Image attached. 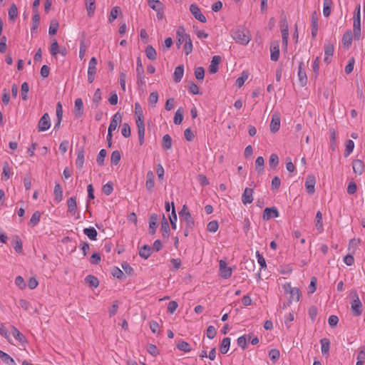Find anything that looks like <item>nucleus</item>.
<instances>
[{
    "instance_id": "nucleus-30",
    "label": "nucleus",
    "mask_w": 365,
    "mask_h": 365,
    "mask_svg": "<svg viewBox=\"0 0 365 365\" xmlns=\"http://www.w3.org/2000/svg\"><path fill=\"white\" fill-rule=\"evenodd\" d=\"M152 253V248L149 245H144L139 250V255L146 259H148Z\"/></svg>"
},
{
    "instance_id": "nucleus-49",
    "label": "nucleus",
    "mask_w": 365,
    "mask_h": 365,
    "mask_svg": "<svg viewBox=\"0 0 365 365\" xmlns=\"http://www.w3.org/2000/svg\"><path fill=\"white\" fill-rule=\"evenodd\" d=\"M9 18L10 20H14L18 16V9L15 4H12L8 12Z\"/></svg>"
},
{
    "instance_id": "nucleus-14",
    "label": "nucleus",
    "mask_w": 365,
    "mask_h": 365,
    "mask_svg": "<svg viewBox=\"0 0 365 365\" xmlns=\"http://www.w3.org/2000/svg\"><path fill=\"white\" fill-rule=\"evenodd\" d=\"M137 76H138V83L144 84L145 83V76H144V69L142 65V62L140 58L137 60Z\"/></svg>"
},
{
    "instance_id": "nucleus-64",
    "label": "nucleus",
    "mask_w": 365,
    "mask_h": 365,
    "mask_svg": "<svg viewBox=\"0 0 365 365\" xmlns=\"http://www.w3.org/2000/svg\"><path fill=\"white\" fill-rule=\"evenodd\" d=\"M279 351L277 349H271L269 352V357L273 362L279 359Z\"/></svg>"
},
{
    "instance_id": "nucleus-25",
    "label": "nucleus",
    "mask_w": 365,
    "mask_h": 365,
    "mask_svg": "<svg viewBox=\"0 0 365 365\" xmlns=\"http://www.w3.org/2000/svg\"><path fill=\"white\" fill-rule=\"evenodd\" d=\"M54 200L56 202H60L63 200V189L60 184L56 183L53 190Z\"/></svg>"
},
{
    "instance_id": "nucleus-41",
    "label": "nucleus",
    "mask_w": 365,
    "mask_h": 365,
    "mask_svg": "<svg viewBox=\"0 0 365 365\" xmlns=\"http://www.w3.org/2000/svg\"><path fill=\"white\" fill-rule=\"evenodd\" d=\"M290 294V300L298 302L300 299L301 292L299 288L293 287L291 292H289Z\"/></svg>"
},
{
    "instance_id": "nucleus-52",
    "label": "nucleus",
    "mask_w": 365,
    "mask_h": 365,
    "mask_svg": "<svg viewBox=\"0 0 365 365\" xmlns=\"http://www.w3.org/2000/svg\"><path fill=\"white\" fill-rule=\"evenodd\" d=\"M39 21H40V16L38 13V11H36V13H34V14L33 15V17H32V28H31V31H34L37 29L38 26V24H39Z\"/></svg>"
},
{
    "instance_id": "nucleus-2",
    "label": "nucleus",
    "mask_w": 365,
    "mask_h": 365,
    "mask_svg": "<svg viewBox=\"0 0 365 365\" xmlns=\"http://www.w3.org/2000/svg\"><path fill=\"white\" fill-rule=\"evenodd\" d=\"M179 216L181 222L185 225V235L187 236L189 230H192L194 227L195 221L186 205L182 206V210L179 212Z\"/></svg>"
},
{
    "instance_id": "nucleus-19",
    "label": "nucleus",
    "mask_w": 365,
    "mask_h": 365,
    "mask_svg": "<svg viewBox=\"0 0 365 365\" xmlns=\"http://www.w3.org/2000/svg\"><path fill=\"white\" fill-rule=\"evenodd\" d=\"M280 128V118L277 115H273L270 123V130L272 133H276Z\"/></svg>"
},
{
    "instance_id": "nucleus-3",
    "label": "nucleus",
    "mask_w": 365,
    "mask_h": 365,
    "mask_svg": "<svg viewBox=\"0 0 365 365\" xmlns=\"http://www.w3.org/2000/svg\"><path fill=\"white\" fill-rule=\"evenodd\" d=\"M361 6L360 4L357 5L355 9V14L354 16V22H353V32L354 35V38L356 40L360 39L361 37Z\"/></svg>"
},
{
    "instance_id": "nucleus-35",
    "label": "nucleus",
    "mask_w": 365,
    "mask_h": 365,
    "mask_svg": "<svg viewBox=\"0 0 365 365\" xmlns=\"http://www.w3.org/2000/svg\"><path fill=\"white\" fill-rule=\"evenodd\" d=\"M85 282H86V284H88L89 286H91V287H93V288H96L99 285V281H98V278L96 277L95 276L91 275V274L88 275L85 278Z\"/></svg>"
},
{
    "instance_id": "nucleus-55",
    "label": "nucleus",
    "mask_w": 365,
    "mask_h": 365,
    "mask_svg": "<svg viewBox=\"0 0 365 365\" xmlns=\"http://www.w3.org/2000/svg\"><path fill=\"white\" fill-rule=\"evenodd\" d=\"M195 76L199 81H202L205 77V70L202 67H197L195 70Z\"/></svg>"
},
{
    "instance_id": "nucleus-59",
    "label": "nucleus",
    "mask_w": 365,
    "mask_h": 365,
    "mask_svg": "<svg viewBox=\"0 0 365 365\" xmlns=\"http://www.w3.org/2000/svg\"><path fill=\"white\" fill-rule=\"evenodd\" d=\"M248 78V75L245 73H242V76L238 77L237 79H236V81H235V85L238 87V88H241L245 81Z\"/></svg>"
},
{
    "instance_id": "nucleus-23",
    "label": "nucleus",
    "mask_w": 365,
    "mask_h": 365,
    "mask_svg": "<svg viewBox=\"0 0 365 365\" xmlns=\"http://www.w3.org/2000/svg\"><path fill=\"white\" fill-rule=\"evenodd\" d=\"M364 163L361 160H355L353 161L352 168L356 174L361 175L364 171Z\"/></svg>"
},
{
    "instance_id": "nucleus-21",
    "label": "nucleus",
    "mask_w": 365,
    "mask_h": 365,
    "mask_svg": "<svg viewBox=\"0 0 365 365\" xmlns=\"http://www.w3.org/2000/svg\"><path fill=\"white\" fill-rule=\"evenodd\" d=\"M312 38H316L318 33V18L317 16L316 12H314L312 15Z\"/></svg>"
},
{
    "instance_id": "nucleus-62",
    "label": "nucleus",
    "mask_w": 365,
    "mask_h": 365,
    "mask_svg": "<svg viewBox=\"0 0 365 365\" xmlns=\"http://www.w3.org/2000/svg\"><path fill=\"white\" fill-rule=\"evenodd\" d=\"M121 133L125 138H128L130 136V128L128 123H124L122 125Z\"/></svg>"
},
{
    "instance_id": "nucleus-31",
    "label": "nucleus",
    "mask_w": 365,
    "mask_h": 365,
    "mask_svg": "<svg viewBox=\"0 0 365 365\" xmlns=\"http://www.w3.org/2000/svg\"><path fill=\"white\" fill-rule=\"evenodd\" d=\"M173 145V140L170 135H163L162 140V147L165 150H170Z\"/></svg>"
},
{
    "instance_id": "nucleus-9",
    "label": "nucleus",
    "mask_w": 365,
    "mask_h": 365,
    "mask_svg": "<svg viewBox=\"0 0 365 365\" xmlns=\"http://www.w3.org/2000/svg\"><path fill=\"white\" fill-rule=\"evenodd\" d=\"M334 46L331 42H326L324 44V61L330 63L334 55Z\"/></svg>"
},
{
    "instance_id": "nucleus-53",
    "label": "nucleus",
    "mask_w": 365,
    "mask_h": 365,
    "mask_svg": "<svg viewBox=\"0 0 365 365\" xmlns=\"http://www.w3.org/2000/svg\"><path fill=\"white\" fill-rule=\"evenodd\" d=\"M269 166L272 168H277V166L279 164V158H278V155L277 154L272 153L270 155L269 160Z\"/></svg>"
},
{
    "instance_id": "nucleus-42",
    "label": "nucleus",
    "mask_w": 365,
    "mask_h": 365,
    "mask_svg": "<svg viewBox=\"0 0 365 365\" xmlns=\"http://www.w3.org/2000/svg\"><path fill=\"white\" fill-rule=\"evenodd\" d=\"M182 120H183V110H182V108H179L175 113L174 123L175 125H180L182 123Z\"/></svg>"
},
{
    "instance_id": "nucleus-61",
    "label": "nucleus",
    "mask_w": 365,
    "mask_h": 365,
    "mask_svg": "<svg viewBox=\"0 0 365 365\" xmlns=\"http://www.w3.org/2000/svg\"><path fill=\"white\" fill-rule=\"evenodd\" d=\"M279 57V46H274L271 49V60L277 61Z\"/></svg>"
},
{
    "instance_id": "nucleus-43",
    "label": "nucleus",
    "mask_w": 365,
    "mask_h": 365,
    "mask_svg": "<svg viewBox=\"0 0 365 365\" xmlns=\"http://www.w3.org/2000/svg\"><path fill=\"white\" fill-rule=\"evenodd\" d=\"M354 148V143L352 140H348L346 142V148L344 151V157H348Z\"/></svg>"
},
{
    "instance_id": "nucleus-13",
    "label": "nucleus",
    "mask_w": 365,
    "mask_h": 365,
    "mask_svg": "<svg viewBox=\"0 0 365 365\" xmlns=\"http://www.w3.org/2000/svg\"><path fill=\"white\" fill-rule=\"evenodd\" d=\"M254 191L252 188L246 187L242 195V202L244 205L250 204L253 201Z\"/></svg>"
},
{
    "instance_id": "nucleus-57",
    "label": "nucleus",
    "mask_w": 365,
    "mask_h": 365,
    "mask_svg": "<svg viewBox=\"0 0 365 365\" xmlns=\"http://www.w3.org/2000/svg\"><path fill=\"white\" fill-rule=\"evenodd\" d=\"M2 175L5 180L9 179L11 176V168L7 163H5L3 165Z\"/></svg>"
},
{
    "instance_id": "nucleus-8",
    "label": "nucleus",
    "mask_w": 365,
    "mask_h": 365,
    "mask_svg": "<svg viewBox=\"0 0 365 365\" xmlns=\"http://www.w3.org/2000/svg\"><path fill=\"white\" fill-rule=\"evenodd\" d=\"M190 11L194 16V17L202 23L207 21L206 17L202 14L199 7L192 4L190 6Z\"/></svg>"
},
{
    "instance_id": "nucleus-51",
    "label": "nucleus",
    "mask_w": 365,
    "mask_h": 365,
    "mask_svg": "<svg viewBox=\"0 0 365 365\" xmlns=\"http://www.w3.org/2000/svg\"><path fill=\"white\" fill-rule=\"evenodd\" d=\"M120 153L118 150H114L113 151L111 156H110V162L113 165H118V163L120 160Z\"/></svg>"
},
{
    "instance_id": "nucleus-48",
    "label": "nucleus",
    "mask_w": 365,
    "mask_h": 365,
    "mask_svg": "<svg viewBox=\"0 0 365 365\" xmlns=\"http://www.w3.org/2000/svg\"><path fill=\"white\" fill-rule=\"evenodd\" d=\"M161 229L163 232V236L166 235V237H168L169 232H170V227H169L168 222L165 216H163V220L161 222Z\"/></svg>"
},
{
    "instance_id": "nucleus-15",
    "label": "nucleus",
    "mask_w": 365,
    "mask_h": 365,
    "mask_svg": "<svg viewBox=\"0 0 365 365\" xmlns=\"http://www.w3.org/2000/svg\"><path fill=\"white\" fill-rule=\"evenodd\" d=\"M304 63L300 62L299 64V70H298V78L300 82V84L302 86H304L307 83V76L305 70L303 68Z\"/></svg>"
},
{
    "instance_id": "nucleus-36",
    "label": "nucleus",
    "mask_w": 365,
    "mask_h": 365,
    "mask_svg": "<svg viewBox=\"0 0 365 365\" xmlns=\"http://www.w3.org/2000/svg\"><path fill=\"white\" fill-rule=\"evenodd\" d=\"M98 61L96 58L92 57L88 63V73L96 74Z\"/></svg>"
},
{
    "instance_id": "nucleus-45",
    "label": "nucleus",
    "mask_w": 365,
    "mask_h": 365,
    "mask_svg": "<svg viewBox=\"0 0 365 365\" xmlns=\"http://www.w3.org/2000/svg\"><path fill=\"white\" fill-rule=\"evenodd\" d=\"M172 214L170 216V224H171V226H172V228L173 230H176L177 228V215L175 213V206H174V203L172 202Z\"/></svg>"
},
{
    "instance_id": "nucleus-46",
    "label": "nucleus",
    "mask_w": 365,
    "mask_h": 365,
    "mask_svg": "<svg viewBox=\"0 0 365 365\" xmlns=\"http://www.w3.org/2000/svg\"><path fill=\"white\" fill-rule=\"evenodd\" d=\"M59 50L60 48L58 43L56 40H54L50 46V53L51 56L56 58L57 55L58 54Z\"/></svg>"
},
{
    "instance_id": "nucleus-6",
    "label": "nucleus",
    "mask_w": 365,
    "mask_h": 365,
    "mask_svg": "<svg viewBox=\"0 0 365 365\" xmlns=\"http://www.w3.org/2000/svg\"><path fill=\"white\" fill-rule=\"evenodd\" d=\"M351 309L355 316H359L362 313V304L356 294L355 298L351 302Z\"/></svg>"
},
{
    "instance_id": "nucleus-7",
    "label": "nucleus",
    "mask_w": 365,
    "mask_h": 365,
    "mask_svg": "<svg viewBox=\"0 0 365 365\" xmlns=\"http://www.w3.org/2000/svg\"><path fill=\"white\" fill-rule=\"evenodd\" d=\"M51 126V120L50 117L47 113H44L43 116L41 118L38 124V128L39 131H46L48 130Z\"/></svg>"
},
{
    "instance_id": "nucleus-33",
    "label": "nucleus",
    "mask_w": 365,
    "mask_h": 365,
    "mask_svg": "<svg viewBox=\"0 0 365 365\" xmlns=\"http://www.w3.org/2000/svg\"><path fill=\"white\" fill-rule=\"evenodd\" d=\"M95 3L96 0H86V10L88 16L90 17L93 16L94 11L96 10Z\"/></svg>"
},
{
    "instance_id": "nucleus-1",
    "label": "nucleus",
    "mask_w": 365,
    "mask_h": 365,
    "mask_svg": "<svg viewBox=\"0 0 365 365\" xmlns=\"http://www.w3.org/2000/svg\"><path fill=\"white\" fill-rule=\"evenodd\" d=\"M231 36L236 43L247 45L251 40L249 31L244 28H237L231 31Z\"/></svg>"
},
{
    "instance_id": "nucleus-4",
    "label": "nucleus",
    "mask_w": 365,
    "mask_h": 365,
    "mask_svg": "<svg viewBox=\"0 0 365 365\" xmlns=\"http://www.w3.org/2000/svg\"><path fill=\"white\" fill-rule=\"evenodd\" d=\"M220 275L223 279H229L232 274V269L227 265V262L224 259L219 261Z\"/></svg>"
},
{
    "instance_id": "nucleus-34",
    "label": "nucleus",
    "mask_w": 365,
    "mask_h": 365,
    "mask_svg": "<svg viewBox=\"0 0 365 365\" xmlns=\"http://www.w3.org/2000/svg\"><path fill=\"white\" fill-rule=\"evenodd\" d=\"M331 0H324L323 3V14L325 17H329L331 11Z\"/></svg>"
},
{
    "instance_id": "nucleus-58",
    "label": "nucleus",
    "mask_w": 365,
    "mask_h": 365,
    "mask_svg": "<svg viewBox=\"0 0 365 365\" xmlns=\"http://www.w3.org/2000/svg\"><path fill=\"white\" fill-rule=\"evenodd\" d=\"M29 91V86L26 82H24L21 85V98L24 101L27 100V94Z\"/></svg>"
},
{
    "instance_id": "nucleus-47",
    "label": "nucleus",
    "mask_w": 365,
    "mask_h": 365,
    "mask_svg": "<svg viewBox=\"0 0 365 365\" xmlns=\"http://www.w3.org/2000/svg\"><path fill=\"white\" fill-rule=\"evenodd\" d=\"M264 160L263 157L259 156L255 160V166L256 170L259 173H262L264 171Z\"/></svg>"
},
{
    "instance_id": "nucleus-26",
    "label": "nucleus",
    "mask_w": 365,
    "mask_h": 365,
    "mask_svg": "<svg viewBox=\"0 0 365 365\" xmlns=\"http://www.w3.org/2000/svg\"><path fill=\"white\" fill-rule=\"evenodd\" d=\"M83 103L81 98H77L75 101L74 113L76 116L80 117L83 115Z\"/></svg>"
},
{
    "instance_id": "nucleus-11",
    "label": "nucleus",
    "mask_w": 365,
    "mask_h": 365,
    "mask_svg": "<svg viewBox=\"0 0 365 365\" xmlns=\"http://www.w3.org/2000/svg\"><path fill=\"white\" fill-rule=\"evenodd\" d=\"M277 217H279V212L274 207H266L263 212L262 217L264 220H269L271 218H276Z\"/></svg>"
},
{
    "instance_id": "nucleus-12",
    "label": "nucleus",
    "mask_w": 365,
    "mask_h": 365,
    "mask_svg": "<svg viewBox=\"0 0 365 365\" xmlns=\"http://www.w3.org/2000/svg\"><path fill=\"white\" fill-rule=\"evenodd\" d=\"M316 179L313 175H307L305 181V187L309 194H313L315 191Z\"/></svg>"
},
{
    "instance_id": "nucleus-17",
    "label": "nucleus",
    "mask_w": 365,
    "mask_h": 365,
    "mask_svg": "<svg viewBox=\"0 0 365 365\" xmlns=\"http://www.w3.org/2000/svg\"><path fill=\"white\" fill-rule=\"evenodd\" d=\"M221 61V58L219 56H215L212 57L210 64L209 66V72L212 74H215L218 71V66Z\"/></svg>"
},
{
    "instance_id": "nucleus-20",
    "label": "nucleus",
    "mask_w": 365,
    "mask_h": 365,
    "mask_svg": "<svg viewBox=\"0 0 365 365\" xmlns=\"http://www.w3.org/2000/svg\"><path fill=\"white\" fill-rule=\"evenodd\" d=\"M145 186L148 191H152L155 186L154 174L152 171L148 172L146 175Z\"/></svg>"
},
{
    "instance_id": "nucleus-18",
    "label": "nucleus",
    "mask_w": 365,
    "mask_h": 365,
    "mask_svg": "<svg viewBox=\"0 0 365 365\" xmlns=\"http://www.w3.org/2000/svg\"><path fill=\"white\" fill-rule=\"evenodd\" d=\"M158 227V215L156 214H152L149 220V229L150 233L153 235L156 232Z\"/></svg>"
},
{
    "instance_id": "nucleus-60",
    "label": "nucleus",
    "mask_w": 365,
    "mask_h": 365,
    "mask_svg": "<svg viewBox=\"0 0 365 365\" xmlns=\"http://www.w3.org/2000/svg\"><path fill=\"white\" fill-rule=\"evenodd\" d=\"M106 156V150L105 149H102L100 150L96 161L99 165H103L104 164L105 158Z\"/></svg>"
},
{
    "instance_id": "nucleus-5",
    "label": "nucleus",
    "mask_w": 365,
    "mask_h": 365,
    "mask_svg": "<svg viewBox=\"0 0 365 365\" xmlns=\"http://www.w3.org/2000/svg\"><path fill=\"white\" fill-rule=\"evenodd\" d=\"M176 38H177V46L180 48V45L183 43H185L186 41L190 38V35L187 34L185 31V29L180 26L176 31Z\"/></svg>"
},
{
    "instance_id": "nucleus-27",
    "label": "nucleus",
    "mask_w": 365,
    "mask_h": 365,
    "mask_svg": "<svg viewBox=\"0 0 365 365\" xmlns=\"http://www.w3.org/2000/svg\"><path fill=\"white\" fill-rule=\"evenodd\" d=\"M11 329V337L19 341V342H23L24 341V335L14 327L10 326Z\"/></svg>"
},
{
    "instance_id": "nucleus-29",
    "label": "nucleus",
    "mask_w": 365,
    "mask_h": 365,
    "mask_svg": "<svg viewBox=\"0 0 365 365\" xmlns=\"http://www.w3.org/2000/svg\"><path fill=\"white\" fill-rule=\"evenodd\" d=\"M150 7L160 14L162 11L163 5L159 0H148Z\"/></svg>"
},
{
    "instance_id": "nucleus-50",
    "label": "nucleus",
    "mask_w": 365,
    "mask_h": 365,
    "mask_svg": "<svg viewBox=\"0 0 365 365\" xmlns=\"http://www.w3.org/2000/svg\"><path fill=\"white\" fill-rule=\"evenodd\" d=\"M158 101V93L157 91L152 92L148 98V103L153 107H155Z\"/></svg>"
},
{
    "instance_id": "nucleus-63",
    "label": "nucleus",
    "mask_w": 365,
    "mask_h": 365,
    "mask_svg": "<svg viewBox=\"0 0 365 365\" xmlns=\"http://www.w3.org/2000/svg\"><path fill=\"white\" fill-rule=\"evenodd\" d=\"M219 225L216 220L210 221L207 226V229L210 232H215L218 230Z\"/></svg>"
},
{
    "instance_id": "nucleus-22",
    "label": "nucleus",
    "mask_w": 365,
    "mask_h": 365,
    "mask_svg": "<svg viewBox=\"0 0 365 365\" xmlns=\"http://www.w3.org/2000/svg\"><path fill=\"white\" fill-rule=\"evenodd\" d=\"M68 212L71 215H75L77 210L76 198V197H71L67 200Z\"/></svg>"
},
{
    "instance_id": "nucleus-40",
    "label": "nucleus",
    "mask_w": 365,
    "mask_h": 365,
    "mask_svg": "<svg viewBox=\"0 0 365 365\" xmlns=\"http://www.w3.org/2000/svg\"><path fill=\"white\" fill-rule=\"evenodd\" d=\"M145 55L150 60H155L157 57V53L155 49L152 46H148L145 49Z\"/></svg>"
},
{
    "instance_id": "nucleus-54",
    "label": "nucleus",
    "mask_w": 365,
    "mask_h": 365,
    "mask_svg": "<svg viewBox=\"0 0 365 365\" xmlns=\"http://www.w3.org/2000/svg\"><path fill=\"white\" fill-rule=\"evenodd\" d=\"M120 12V8L118 6H114L110 13L108 16V22H113L118 16V13Z\"/></svg>"
},
{
    "instance_id": "nucleus-24",
    "label": "nucleus",
    "mask_w": 365,
    "mask_h": 365,
    "mask_svg": "<svg viewBox=\"0 0 365 365\" xmlns=\"http://www.w3.org/2000/svg\"><path fill=\"white\" fill-rule=\"evenodd\" d=\"M184 74V67L182 65L178 66L175 68L174 73H173V80L176 83H179Z\"/></svg>"
},
{
    "instance_id": "nucleus-39",
    "label": "nucleus",
    "mask_w": 365,
    "mask_h": 365,
    "mask_svg": "<svg viewBox=\"0 0 365 365\" xmlns=\"http://www.w3.org/2000/svg\"><path fill=\"white\" fill-rule=\"evenodd\" d=\"M0 334L4 336L8 341L12 340L10 327L7 329L3 324H0Z\"/></svg>"
},
{
    "instance_id": "nucleus-38",
    "label": "nucleus",
    "mask_w": 365,
    "mask_h": 365,
    "mask_svg": "<svg viewBox=\"0 0 365 365\" xmlns=\"http://www.w3.org/2000/svg\"><path fill=\"white\" fill-rule=\"evenodd\" d=\"M41 219V213L39 211H36L33 213L30 221L29 222V226L34 227L38 224Z\"/></svg>"
},
{
    "instance_id": "nucleus-37",
    "label": "nucleus",
    "mask_w": 365,
    "mask_h": 365,
    "mask_svg": "<svg viewBox=\"0 0 365 365\" xmlns=\"http://www.w3.org/2000/svg\"><path fill=\"white\" fill-rule=\"evenodd\" d=\"M315 226L319 232L323 231V222H322V214L320 211H318L316 214L315 218Z\"/></svg>"
},
{
    "instance_id": "nucleus-28",
    "label": "nucleus",
    "mask_w": 365,
    "mask_h": 365,
    "mask_svg": "<svg viewBox=\"0 0 365 365\" xmlns=\"http://www.w3.org/2000/svg\"><path fill=\"white\" fill-rule=\"evenodd\" d=\"M0 359L6 365H16L15 361L8 354L0 350Z\"/></svg>"
},
{
    "instance_id": "nucleus-56",
    "label": "nucleus",
    "mask_w": 365,
    "mask_h": 365,
    "mask_svg": "<svg viewBox=\"0 0 365 365\" xmlns=\"http://www.w3.org/2000/svg\"><path fill=\"white\" fill-rule=\"evenodd\" d=\"M101 101V91L100 88H97L93 96V102L96 107H98Z\"/></svg>"
},
{
    "instance_id": "nucleus-10",
    "label": "nucleus",
    "mask_w": 365,
    "mask_h": 365,
    "mask_svg": "<svg viewBox=\"0 0 365 365\" xmlns=\"http://www.w3.org/2000/svg\"><path fill=\"white\" fill-rule=\"evenodd\" d=\"M122 120V115L120 113L117 112L115 113L110 120V125L108 126V132L112 133L115 130L118 124Z\"/></svg>"
},
{
    "instance_id": "nucleus-44",
    "label": "nucleus",
    "mask_w": 365,
    "mask_h": 365,
    "mask_svg": "<svg viewBox=\"0 0 365 365\" xmlns=\"http://www.w3.org/2000/svg\"><path fill=\"white\" fill-rule=\"evenodd\" d=\"M84 164V152L83 150H78L77 158L76 160V165L78 168H82Z\"/></svg>"
},
{
    "instance_id": "nucleus-16",
    "label": "nucleus",
    "mask_w": 365,
    "mask_h": 365,
    "mask_svg": "<svg viewBox=\"0 0 365 365\" xmlns=\"http://www.w3.org/2000/svg\"><path fill=\"white\" fill-rule=\"evenodd\" d=\"M353 36L354 37V32L350 29L346 30L342 36L343 46L349 48L351 45Z\"/></svg>"
},
{
    "instance_id": "nucleus-32",
    "label": "nucleus",
    "mask_w": 365,
    "mask_h": 365,
    "mask_svg": "<svg viewBox=\"0 0 365 365\" xmlns=\"http://www.w3.org/2000/svg\"><path fill=\"white\" fill-rule=\"evenodd\" d=\"M83 233L91 240H96L98 232L93 227H89L83 230Z\"/></svg>"
}]
</instances>
